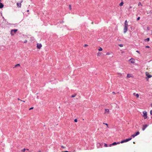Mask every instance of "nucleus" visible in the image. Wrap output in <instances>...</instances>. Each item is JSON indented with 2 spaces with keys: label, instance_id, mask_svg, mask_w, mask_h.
I'll return each mask as SVG.
<instances>
[{
  "label": "nucleus",
  "instance_id": "e433bc0d",
  "mask_svg": "<svg viewBox=\"0 0 152 152\" xmlns=\"http://www.w3.org/2000/svg\"><path fill=\"white\" fill-rule=\"evenodd\" d=\"M27 42V40H26L24 42V43H26Z\"/></svg>",
  "mask_w": 152,
  "mask_h": 152
},
{
  "label": "nucleus",
  "instance_id": "1a4fd4ad",
  "mask_svg": "<svg viewBox=\"0 0 152 152\" xmlns=\"http://www.w3.org/2000/svg\"><path fill=\"white\" fill-rule=\"evenodd\" d=\"M120 143V142H118L117 143L116 142H113L112 144H110V146L111 147V146L113 145H115L117 144H119Z\"/></svg>",
  "mask_w": 152,
  "mask_h": 152
},
{
  "label": "nucleus",
  "instance_id": "bb28decb",
  "mask_svg": "<svg viewBox=\"0 0 152 152\" xmlns=\"http://www.w3.org/2000/svg\"><path fill=\"white\" fill-rule=\"evenodd\" d=\"M119 45L120 47H122L123 46V45L122 44H120Z\"/></svg>",
  "mask_w": 152,
  "mask_h": 152
},
{
  "label": "nucleus",
  "instance_id": "aec40b11",
  "mask_svg": "<svg viewBox=\"0 0 152 152\" xmlns=\"http://www.w3.org/2000/svg\"><path fill=\"white\" fill-rule=\"evenodd\" d=\"M138 6H142V4L141 3V2H139L138 4Z\"/></svg>",
  "mask_w": 152,
  "mask_h": 152
},
{
  "label": "nucleus",
  "instance_id": "4468645a",
  "mask_svg": "<svg viewBox=\"0 0 152 152\" xmlns=\"http://www.w3.org/2000/svg\"><path fill=\"white\" fill-rule=\"evenodd\" d=\"M4 7V5L1 3L0 2V8H2Z\"/></svg>",
  "mask_w": 152,
  "mask_h": 152
},
{
  "label": "nucleus",
  "instance_id": "7c9ffc66",
  "mask_svg": "<svg viewBox=\"0 0 152 152\" xmlns=\"http://www.w3.org/2000/svg\"><path fill=\"white\" fill-rule=\"evenodd\" d=\"M136 52H137V53H139V54H140V51H138V50H137V51H136Z\"/></svg>",
  "mask_w": 152,
  "mask_h": 152
},
{
  "label": "nucleus",
  "instance_id": "c03bdc74",
  "mask_svg": "<svg viewBox=\"0 0 152 152\" xmlns=\"http://www.w3.org/2000/svg\"><path fill=\"white\" fill-rule=\"evenodd\" d=\"M26 150H27V151H28V149H26Z\"/></svg>",
  "mask_w": 152,
  "mask_h": 152
},
{
  "label": "nucleus",
  "instance_id": "9b49d317",
  "mask_svg": "<svg viewBox=\"0 0 152 152\" xmlns=\"http://www.w3.org/2000/svg\"><path fill=\"white\" fill-rule=\"evenodd\" d=\"M146 75L148 78H150L152 77V75H150L148 72L145 73Z\"/></svg>",
  "mask_w": 152,
  "mask_h": 152
},
{
  "label": "nucleus",
  "instance_id": "dca6fc26",
  "mask_svg": "<svg viewBox=\"0 0 152 152\" xmlns=\"http://www.w3.org/2000/svg\"><path fill=\"white\" fill-rule=\"evenodd\" d=\"M124 4V3L123 2H121L119 4V5L120 6H122Z\"/></svg>",
  "mask_w": 152,
  "mask_h": 152
},
{
  "label": "nucleus",
  "instance_id": "cd10ccee",
  "mask_svg": "<svg viewBox=\"0 0 152 152\" xmlns=\"http://www.w3.org/2000/svg\"><path fill=\"white\" fill-rule=\"evenodd\" d=\"M140 17H138L137 18V20H139L140 19Z\"/></svg>",
  "mask_w": 152,
  "mask_h": 152
},
{
  "label": "nucleus",
  "instance_id": "6e6552de",
  "mask_svg": "<svg viewBox=\"0 0 152 152\" xmlns=\"http://www.w3.org/2000/svg\"><path fill=\"white\" fill-rule=\"evenodd\" d=\"M148 126V125L147 124H145L143 125L142 129L143 131H144L145 129Z\"/></svg>",
  "mask_w": 152,
  "mask_h": 152
},
{
  "label": "nucleus",
  "instance_id": "37998d69",
  "mask_svg": "<svg viewBox=\"0 0 152 152\" xmlns=\"http://www.w3.org/2000/svg\"><path fill=\"white\" fill-rule=\"evenodd\" d=\"M133 95H135V93H134L133 94Z\"/></svg>",
  "mask_w": 152,
  "mask_h": 152
},
{
  "label": "nucleus",
  "instance_id": "2eb2a0df",
  "mask_svg": "<svg viewBox=\"0 0 152 152\" xmlns=\"http://www.w3.org/2000/svg\"><path fill=\"white\" fill-rule=\"evenodd\" d=\"M131 77V74H127V78H130Z\"/></svg>",
  "mask_w": 152,
  "mask_h": 152
},
{
  "label": "nucleus",
  "instance_id": "0eeeda50",
  "mask_svg": "<svg viewBox=\"0 0 152 152\" xmlns=\"http://www.w3.org/2000/svg\"><path fill=\"white\" fill-rule=\"evenodd\" d=\"M129 61L132 64H134L135 63V60L133 58H131L129 60Z\"/></svg>",
  "mask_w": 152,
  "mask_h": 152
},
{
  "label": "nucleus",
  "instance_id": "8fccbe9b",
  "mask_svg": "<svg viewBox=\"0 0 152 152\" xmlns=\"http://www.w3.org/2000/svg\"><path fill=\"white\" fill-rule=\"evenodd\" d=\"M132 7H131V6H130V8H132Z\"/></svg>",
  "mask_w": 152,
  "mask_h": 152
},
{
  "label": "nucleus",
  "instance_id": "603ef678",
  "mask_svg": "<svg viewBox=\"0 0 152 152\" xmlns=\"http://www.w3.org/2000/svg\"><path fill=\"white\" fill-rule=\"evenodd\" d=\"M30 152H32V151H30Z\"/></svg>",
  "mask_w": 152,
  "mask_h": 152
},
{
  "label": "nucleus",
  "instance_id": "c9c22d12",
  "mask_svg": "<svg viewBox=\"0 0 152 152\" xmlns=\"http://www.w3.org/2000/svg\"><path fill=\"white\" fill-rule=\"evenodd\" d=\"M26 150V149L24 148L23 150H22V151H25V150Z\"/></svg>",
  "mask_w": 152,
  "mask_h": 152
},
{
  "label": "nucleus",
  "instance_id": "393cba45",
  "mask_svg": "<svg viewBox=\"0 0 152 152\" xmlns=\"http://www.w3.org/2000/svg\"><path fill=\"white\" fill-rule=\"evenodd\" d=\"M18 66H20V65L19 64H17L15 66V67H16Z\"/></svg>",
  "mask_w": 152,
  "mask_h": 152
},
{
  "label": "nucleus",
  "instance_id": "473e14b6",
  "mask_svg": "<svg viewBox=\"0 0 152 152\" xmlns=\"http://www.w3.org/2000/svg\"><path fill=\"white\" fill-rule=\"evenodd\" d=\"M33 108H34L33 107H31V108H30L29 109V110H31V109H33Z\"/></svg>",
  "mask_w": 152,
  "mask_h": 152
},
{
  "label": "nucleus",
  "instance_id": "20e7f679",
  "mask_svg": "<svg viewBox=\"0 0 152 152\" xmlns=\"http://www.w3.org/2000/svg\"><path fill=\"white\" fill-rule=\"evenodd\" d=\"M132 138H129L128 139H126V140H124L122 141L120 143H122L124 142H128L130 140H131L132 139Z\"/></svg>",
  "mask_w": 152,
  "mask_h": 152
},
{
  "label": "nucleus",
  "instance_id": "b1692460",
  "mask_svg": "<svg viewBox=\"0 0 152 152\" xmlns=\"http://www.w3.org/2000/svg\"><path fill=\"white\" fill-rule=\"evenodd\" d=\"M136 96H137V98H138L139 97V95L138 94H137L136 95Z\"/></svg>",
  "mask_w": 152,
  "mask_h": 152
},
{
  "label": "nucleus",
  "instance_id": "f704fd0d",
  "mask_svg": "<svg viewBox=\"0 0 152 152\" xmlns=\"http://www.w3.org/2000/svg\"><path fill=\"white\" fill-rule=\"evenodd\" d=\"M145 47H146V48H150L149 46H146Z\"/></svg>",
  "mask_w": 152,
  "mask_h": 152
},
{
  "label": "nucleus",
  "instance_id": "3c124183",
  "mask_svg": "<svg viewBox=\"0 0 152 152\" xmlns=\"http://www.w3.org/2000/svg\"><path fill=\"white\" fill-rule=\"evenodd\" d=\"M29 10H28L27 11V12H29Z\"/></svg>",
  "mask_w": 152,
  "mask_h": 152
},
{
  "label": "nucleus",
  "instance_id": "f03ea898",
  "mask_svg": "<svg viewBox=\"0 0 152 152\" xmlns=\"http://www.w3.org/2000/svg\"><path fill=\"white\" fill-rule=\"evenodd\" d=\"M18 29H12L10 31V34L12 36H14L18 31Z\"/></svg>",
  "mask_w": 152,
  "mask_h": 152
},
{
  "label": "nucleus",
  "instance_id": "09e8293b",
  "mask_svg": "<svg viewBox=\"0 0 152 152\" xmlns=\"http://www.w3.org/2000/svg\"><path fill=\"white\" fill-rule=\"evenodd\" d=\"M113 94H115V93L114 92H113Z\"/></svg>",
  "mask_w": 152,
  "mask_h": 152
},
{
  "label": "nucleus",
  "instance_id": "a18cd8bd",
  "mask_svg": "<svg viewBox=\"0 0 152 152\" xmlns=\"http://www.w3.org/2000/svg\"><path fill=\"white\" fill-rule=\"evenodd\" d=\"M38 152H41L40 150H39Z\"/></svg>",
  "mask_w": 152,
  "mask_h": 152
},
{
  "label": "nucleus",
  "instance_id": "79ce46f5",
  "mask_svg": "<svg viewBox=\"0 0 152 152\" xmlns=\"http://www.w3.org/2000/svg\"><path fill=\"white\" fill-rule=\"evenodd\" d=\"M18 100H20H20H20L19 98H18Z\"/></svg>",
  "mask_w": 152,
  "mask_h": 152
},
{
  "label": "nucleus",
  "instance_id": "39448f33",
  "mask_svg": "<svg viewBox=\"0 0 152 152\" xmlns=\"http://www.w3.org/2000/svg\"><path fill=\"white\" fill-rule=\"evenodd\" d=\"M110 113V111L108 109H105V111L104 112V114L106 115H107Z\"/></svg>",
  "mask_w": 152,
  "mask_h": 152
},
{
  "label": "nucleus",
  "instance_id": "6ab92c4d",
  "mask_svg": "<svg viewBox=\"0 0 152 152\" xmlns=\"http://www.w3.org/2000/svg\"><path fill=\"white\" fill-rule=\"evenodd\" d=\"M101 55V53L100 52H98V53H97V56H100V55Z\"/></svg>",
  "mask_w": 152,
  "mask_h": 152
},
{
  "label": "nucleus",
  "instance_id": "4c0bfd02",
  "mask_svg": "<svg viewBox=\"0 0 152 152\" xmlns=\"http://www.w3.org/2000/svg\"><path fill=\"white\" fill-rule=\"evenodd\" d=\"M103 124H105L108 127V124H105V123H103Z\"/></svg>",
  "mask_w": 152,
  "mask_h": 152
},
{
  "label": "nucleus",
  "instance_id": "f8f14e48",
  "mask_svg": "<svg viewBox=\"0 0 152 152\" xmlns=\"http://www.w3.org/2000/svg\"><path fill=\"white\" fill-rule=\"evenodd\" d=\"M17 6L18 7H20L21 6V3H17Z\"/></svg>",
  "mask_w": 152,
  "mask_h": 152
},
{
  "label": "nucleus",
  "instance_id": "f257e3e1",
  "mask_svg": "<svg viewBox=\"0 0 152 152\" xmlns=\"http://www.w3.org/2000/svg\"><path fill=\"white\" fill-rule=\"evenodd\" d=\"M128 22L126 20L124 22V32L125 33L128 30Z\"/></svg>",
  "mask_w": 152,
  "mask_h": 152
},
{
  "label": "nucleus",
  "instance_id": "ea45409f",
  "mask_svg": "<svg viewBox=\"0 0 152 152\" xmlns=\"http://www.w3.org/2000/svg\"><path fill=\"white\" fill-rule=\"evenodd\" d=\"M20 101H22L23 102H25V101H23L22 100H20Z\"/></svg>",
  "mask_w": 152,
  "mask_h": 152
},
{
  "label": "nucleus",
  "instance_id": "5fc2aeb1",
  "mask_svg": "<svg viewBox=\"0 0 152 152\" xmlns=\"http://www.w3.org/2000/svg\"><path fill=\"white\" fill-rule=\"evenodd\" d=\"M68 152H71L68 151Z\"/></svg>",
  "mask_w": 152,
  "mask_h": 152
},
{
  "label": "nucleus",
  "instance_id": "a878e982",
  "mask_svg": "<svg viewBox=\"0 0 152 152\" xmlns=\"http://www.w3.org/2000/svg\"><path fill=\"white\" fill-rule=\"evenodd\" d=\"M104 146L105 147H107L108 146L107 145L106 143H104Z\"/></svg>",
  "mask_w": 152,
  "mask_h": 152
},
{
  "label": "nucleus",
  "instance_id": "4be33fe9",
  "mask_svg": "<svg viewBox=\"0 0 152 152\" xmlns=\"http://www.w3.org/2000/svg\"><path fill=\"white\" fill-rule=\"evenodd\" d=\"M76 96V94H75V95H72L71 96V97H75V96Z\"/></svg>",
  "mask_w": 152,
  "mask_h": 152
},
{
  "label": "nucleus",
  "instance_id": "7ed1b4c3",
  "mask_svg": "<svg viewBox=\"0 0 152 152\" xmlns=\"http://www.w3.org/2000/svg\"><path fill=\"white\" fill-rule=\"evenodd\" d=\"M143 117L144 119H146L147 118V114L146 111L143 112Z\"/></svg>",
  "mask_w": 152,
  "mask_h": 152
},
{
  "label": "nucleus",
  "instance_id": "2f4dec72",
  "mask_svg": "<svg viewBox=\"0 0 152 152\" xmlns=\"http://www.w3.org/2000/svg\"><path fill=\"white\" fill-rule=\"evenodd\" d=\"M88 46V45L87 44H85L84 45V47H87Z\"/></svg>",
  "mask_w": 152,
  "mask_h": 152
},
{
  "label": "nucleus",
  "instance_id": "864d4df0",
  "mask_svg": "<svg viewBox=\"0 0 152 152\" xmlns=\"http://www.w3.org/2000/svg\"><path fill=\"white\" fill-rule=\"evenodd\" d=\"M1 1V0H0V1Z\"/></svg>",
  "mask_w": 152,
  "mask_h": 152
},
{
  "label": "nucleus",
  "instance_id": "ddd939ff",
  "mask_svg": "<svg viewBox=\"0 0 152 152\" xmlns=\"http://www.w3.org/2000/svg\"><path fill=\"white\" fill-rule=\"evenodd\" d=\"M117 74L118 77H121L122 75V74L120 73H117Z\"/></svg>",
  "mask_w": 152,
  "mask_h": 152
},
{
  "label": "nucleus",
  "instance_id": "49530a36",
  "mask_svg": "<svg viewBox=\"0 0 152 152\" xmlns=\"http://www.w3.org/2000/svg\"><path fill=\"white\" fill-rule=\"evenodd\" d=\"M64 152H68V151H64Z\"/></svg>",
  "mask_w": 152,
  "mask_h": 152
},
{
  "label": "nucleus",
  "instance_id": "9d476101",
  "mask_svg": "<svg viewBox=\"0 0 152 152\" xmlns=\"http://www.w3.org/2000/svg\"><path fill=\"white\" fill-rule=\"evenodd\" d=\"M42 46L41 44L38 43L37 44V48L38 49H40L41 48Z\"/></svg>",
  "mask_w": 152,
  "mask_h": 152
},
{
  "label": "nucleus",
  "instance_id": "de8ad7c7",
  "mask_svg": "<svg viewBox=\"0 0 152 152\" xmlns=\"http://www.w3.org/2000/svg\"><path fill=\"white\" fill-rule=\"evenodd\" d=\"M151 106L152 107V103L151 104Z\"/></svg>",
  "mask_w": 152,
  "mask_h": 152
},
{
  "label": "nucleus",
  "instance_id": "423d86ee",
  "mask_svg": "<svg viewBox=\"0 0 152 152\" xmlns=\"http://www.w3.org/2000/svg\"><path fill=\"white\" fill-rule=\"evenodd\" d=\"M140 134V132H137L136 133L134 134L131 135V137L134 138L136 136Z\"/></svg>",
  "mask_w": 152,
  "mask_h": 152
},
{
  "label": "nucleus",
  "instance_id": "c85d7f7f",
  "mask_svg": "<svg viewBox=\"0 0 152 152\" xmlns=\"http://www.w3.org/2000/svg\"><path fill=\"white\" fill-rule=\"evenodd\" d=\"M150 113L151 115H152V110H151L150 111Z\"/></svg>",
  "mask_w": 152,
  "mask_h": 152
},
{
  "label": "nucleus",
  "instance_id": "5701e85b",
  "mask_svg": "<svg viewBox=\"0 0 152 152\" xmlns=\"http://www.w3.org/2000/svg\"><path fill=\"white\" fill-rule=\"evenodd\" d=\"M100 145V143H99L97 144V147L98 148H99V146L100 145Z\"/></svg>",
  "mask_w": 152,
  "mask_h": 152
},
{
  "label": "nucleus",
  "instance_id": "c756f323",
  "mask_svg": "<svg viewBox=\"0 0 152 152\" xmlns=\"http://www.w3.org/2000/svg\"><path fill=\"white\" fill-rule=\"evenodd\" d=\"M74 121L75 122H77V119H75L74 120Z\"/></svg>",
  "mask_w": 152,
  "mask_h": 152
},
{
  "label": "nucleus",
  "instance_id": "412c9836",
  "mask_svg": "<svg viewBox=\"0 0 152 152\" xmlns=\"http://www.w3.org/2000/svg\"><path fill=\"white\" fill-rule=\"evenodd\" d=\"M69 8L70 10H72V8L71 6V5H69Z\"/></svg>",
  "mask_w": 152,
  "mask_h": 152
},
{
  "label": "nucleus",
  "instance_id": "a19ab883",
  "mask_svg": "<svg viewBox=\"0 0 152 152\" xmlns=\"http://www.w3.org/2000/svg\"><path fill=\"white\" fill-rule=\"evenodd\" d=\"M76 151L75 150H74V151H73V152H75Z\"/></svg>",
  "mask_w": 152,
  "mask_h": 152
},
{
  "label": "nucleus",
  "instance_id": "72a5a7b5",
  "mask_svg": "<svg viewBox=\"0 0 152 152\" xmlns=\"http://www.w3.org/2000/svg\"><path fill=\"white\" fill-rule=\"evenodd\" d=\"M110 54V53H106V55H109Z\"/></svg>",
  "mask_w": 152,
  "mask_h": 152
},
{
  "label": "nucleus",
  "instance_id": "58836bf2",
  "mask_svg": "<svg viewBox=\"0 0 152 152\" xmlns=\"http://www.w3.org/2000/svg\"><path fill=\"white\" fill-rule=\"evenodd\" d=\"M61 148H64V146H61Z\"/></svg>",
  "mask_w": 152,
  "mask_h": 152
},
{
  "label": "nucleus",
  "instance_id": "6e6d98bb",
  "mask_svg": "<svg viewBox=\"0 0 152 152\" xmlns=\"http://www.w3.org/2000/svg\"><path fill=\"white\" fill-rule=\"evenodd\" d=\"M23 152H25V151H23Z\"/></svg>",
  "mask_w": 152,
  "mask_h": 152
},
{
  "label": "nucleus",
  "instance_id": "f3484780",
  "mask_svg": "<svg viewBox=\"0 0 152 152\" xmlns=\"http://www.w3.org/2000/svg\"><path fill=\"white\" fill-rule=\"evenodd\" d=\"M145 40L147 42H148L150 40V39L149 38H148L145 39Z\"/></svg>",
  "mask_w": 152,
  "mask_h": 152
},
{
  "label": "nucleus",
  "instance_id": "a211bd4d",
  "mask_svg": "<svg viewBox=\"0 0 152 152\" xmlns=\"http://www.w3.org/2000/svg\"><path fill=\"white\" fill-rule=\"evenodd\" d=\"M98 50L99 51H101L102 50V48L100 47L99 48Z\"/></svg>",
  "mask_w": 152,
  "mask_h": 152
}]
</instances>
